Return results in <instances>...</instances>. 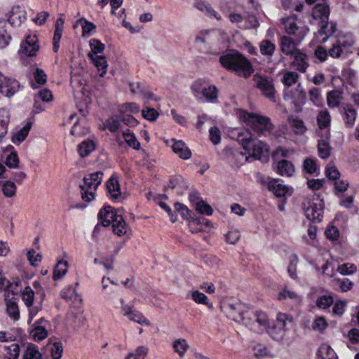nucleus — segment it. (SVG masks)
<instances>
[{
	"label": "nucleus",
	"mask_w": 359,
	"mask_h": 359,
	"mask_svg": "<svg viewBox=\"0 0 359 359\" xmlns=\"http://www.w3.org/2000/svg\"><path fill=\"white\" fill-rule=\"evenodd\" d=\"M219 62L226 69L245 79L249 78L255 71L251 62L235 50H231L220 56Z\"/></svg>",
	"instance_id": "obj_1"
},
{
	"label": "nucleus",
	"mask_w": 359,
	"mask_h": 359,
	"mask_svg": "<svg viewBox=\"0 0 359 359\" xmlns=\"http://www.w3.org/2000/svg\"><path fill=\"white\" fill-rule=\"evenodd\" d=\"M237 115L240 121L250 127L258 134L269 133L274 128L270 118L262 114L238 111Z\"/></svg>",
	"instance_id": "obj_2"
},
{
	"label": "nucleus",
	"mask_w": 359,
	"mask_h": 359,
	"mask_svg": "<svg viewBox=\"0 0 359 359\" xmlns=\"http://www.w3.org/2000/svg\"><path fill=\"white\" fill-rule=\"evenodd\" d=\"M238 141L244 149L256 158L259 159L269 153V147L261 141L252 139V135L247 130L238 135Z\"/></svg>",
	"instance_id": "obj_3"
},
{
	"label": "nucleus",
	"mask_w": 359,
	"mask_h": 359,
	"mask_svg": "<svg viewBox=\"0 0 359 359\" xmlns=\"http://www.w3.org/2000/svg\"><path fill=\"white\" fill-rule=\"evenodd\" d=\"M324 203L319 196L306 197L302 202L306 217L313 221H320L323 214Z\"/></svg>",
	"instance_id": "obj_4"
},
{
	"label": "nucleus",
	"mask_w": 359,
	"mask_h": 359,
	"mask_svg": "<svg viewBox=\"0 0 359 359\" xmlns=\"http://www.w3.org/2000/svg\"><path fill=\"white\" fill-rule=\"evenodd\" d=\"M102 176V172H96L84 177L83 184L81 185L83 200L90 202L94 199L95 192L101 183Z\"/></svg>",
	"instance_id": "obj_5"
},
{
	"label": "nucleus",
	"mask_w": 359,
	"mask_h": 359,
	"mask_svg": "<svg viewBox=\"0 0 359 359\" xmlns=\"http://www.w3.org/2000/svg\"><path fill=\"white\" fill-rule=\"evenodd\" d=\"M252 80L255 87L260 90L264 96L270 100H275L276 90L271 78L260 74H256L253 76Z\"/></svg>",
	"instance_id": "obj_6"
},
{
	"label": "nucleus",
	"mask_w": 359,
	"mask_h": 359,
	"mask_svg": "<svg viewBox=\"0 0 359 359\" xmlns=\"http://www.w3.org/2000/svg\"><path fill=\"white\" fill-rule=\"evenodd\" d=\"M285 32L290 35L298 37V41H302L307 32L304 24L294 16H290L283 20Z\"/></svg>",
	"instance_id": "obj_7"
},
{
	"label": "nucleus",
	"mask_w": 359,
	"mask_h": 359,
	"mask_svg": "<svg viewBox=\"0 0 359 359\" xmlns=\"http://www.w3.org/2000/svg\"><path fill=\"white\" fill-rule=\"evenodd\" d=\"M40 48L39 39L36 34L28 35L21 43L19 54L22 58L34 57Z\"/></svg>",
	"instance_id": "obj_8"
},
{
	"label": "nucleus",
	"mask_w": 359,
	"mask_h": 359,
	"mask_svg": "<svg viewBox=\"0 0 359 359\" xmlns=\"http://www.w3.org/2000/svg\"><path fill=\"white\" fill-rule=\"evenodd\" d=\"M331 115L327 109L320 110L316 115L317 135H323L325 137H330Z\"/></svg>",
	"instance_id": "obj_9"
},
{
	"label": "nucleus",
	"mask_w": 359,
	"mask_h": 359,
	"mask_svg": "<svg viewBox=\"0 0 359 359\" xmlns=\"http://www.w3.org/2000/svg\"><path fill=\"white\" fill-rule=\"evenodd\" d=\"M301 42L298 41V37L295 39L287 36H283L280 38V50L287 55H293L300 50L297 48V45Z\"/></svg>",
	"instance_id": "obj_10"
},
{
	"label": "nucleus",
	"mask_w": 359,
	"mask_h": 359,
	"mask_svg": "<svg viewBox=\"0 0 359 359\" xmlns=\"http://www.w3.org/2000/svg\"><path fill=\"white\" fill-rule=\"evenodd\" d=\"M285 96L290 99L295 105H302L306 100V94L300 83H298L295 89H285Z\"/></svg>",
	"instance_id": "obj_11"
},
{
	"label": "nucleus",
	"mask_w": 359,
	"mask_h": 359,
	"mask_svg": "<svg viewBox=\"0 0 359 359\" xmlns=\"http://www.w3.org/2000/svg\"><path fill=\"white\" fill-rule=\"evenodd\" d=\"M287 123L292 133L297 136L304 135L308 130L307 126L303 119L296 115L287 117Z\"/></svg>",
	"instance_id": "obj_12"
},
{
	"label": "nucleus",
	"mask_w": 359,
	"mask_h": 359,
	"mask_svg": "<svg viewBox=\"0 0 359 359\" xmlns=\"http://www.w3.org/2000/svg\"><path fill=\"white\" fill-rule=\"evenodd\" d=\"M192 89L196 93H201L204 98L209 102H213L217 97V90L215 86L203 88V82L196 81L192 86Z\"/></svg>",
	"instance_id": "obj_13"
},
{
	"label": "nucleus",
	"mask_w": 359,
	"mask_h": 359,
	"mask_svg": "<svg viewBox=\"0 0 359 359\" xmlns=\"http://www.w3.org/2000/svg\"><path fill=\"white\" fill-rule=\"evenodd\" d=\"M291 57L292 60L290 63V66L299 72L305 73L309 66L307 55L300 50L294 55H292Z\"/></svg>",
	"instance_id": "obj_14"
},
{
	"label": "nucleus",
	"mask_w": 359,
	"mask_h": 359,
	"mask_svg": "<svg viewBox=\"0 0 359 359\" xmlns=\"http://www.w3.org/2000/svg\"><path fill=\"white\" fill-rule=\"evenodd\" d=\"M119 216L120 215H117L116 210L111 206H105L100 210L98 218L102 226H109L114 222Z\"/></svg>",
	"instance_id": "obj_15"
},
{
	"label": "nucleus",
	"mask_w": 359,
	"mask_h": 359,
	"mask_svg": "<svg viewBox=\"0 0 359 359\" xmlns=\"http://www.w3.org/2000/svg\"><path fill=\"white\" fill-rule=\"evenodd\" d=\"M330 15V8L327 4V0H322L314 6L312 11V17L314 20H318L319 23L328 19Z\"/></svg>",
	"instance_id": "obj_16"
},
{
	"label": "nucleus",
	"mask_w": 359,
	"mask_h": 359,
	"mask_svg": "<svg viewBox=\"0 0 359 359\" xmlns=\"http://www.w3.org/2000/svg\"><path fill=\"white\" fill-rule=\"evenodd\" d=\"M318 136V156L323 158H327L330 154L332 151V147L330 144V137L327 138L323 135H317Z\"/></svg>",
	"instance_id": "obj_17"
},
{
	"label": "nucleus",
	"mask_w": 359,
	"mask_h": 359,
	"mask_svg": "<svg viewBox=\"0 0 359 359\" xmlns=\"http://www.w3.org/2000/svg\"><path fill=\"white\" fill-rule=\"evenodd\" d=\"M266 187L277 197H283L286 194L292 193L290 187L279 184L276 180H272L267 182Z\"/></svg>",
	"instance_id": "obj_18"
},
{
	"label": "nucleus",
	"mask_w": 359,
	"mask_h": 359,
	"mask_svg": "<svg viewBox=\"0 0 359 359\" xmlns=\"http://www.w3.org/2000/svg\"><path fill=\"white\" fill-rule=\"evenodd\" d=\"M344 100V93L341 90L334 89L327 92L326 95L327 104L330 108L340 106Z\"/></svg>",
	"instance_id": "obj_19"
},
{
	"label": "nucleus",
	"mask_w": 359,
	"mask_h": 359,
	"mask_svg": "<svg viewBox=\"0 0 359 359\" xmlns=\"http://www.w3.org/2000/svg\"><path fill=\"white\" fill-rule=\"evenodd\" d=\"M25 19V11L19 6L13 7L9 13L8 21L14 26H19Z\"/></svg>",
	"instance_id": "obj_20"
},
{
	"label": "nucleus",
	"mask_w": 359,
	"mask_h": 359,
	"mask_svg": "<svg viewBox=\"0 0 359 359\" xmlns=\"http://www.w3.org/2000/svg\"><path fill=\"white\" fill-rule=\"evenodd\" d=\"M299 75L296 72L290 70H283L282 72L281 82L285 87V89H290V88L296 83L298 84Z\"/></svg>",
	"instance_id": "obj_21"
},
{
	"label": "nucleus",
	"mask_w": 359,
	"mask_h": 359,
	"mask_svg": "<svg viewBox=\"0 0 359 359\" xmlns=\"http://www.w3.org/2000/svg\"><path fill=\"white\" fill-rule=\"evenodd\" d=\"M351 46V43L346 40L344 38L338 39L333 44L332 47L329 50V54L332 57H339L343 53L344 48Z\"/></svg>",
	"instance_id": "obj_22"
},
{
	"label": "nucleus",
	"mask_w": 359,
	"mask_h": 359,
	"mask_svg": "<svg viewBox=\"0 0 359 359\" xmlns=\"http://www.w3.org/2000/svg\"><path fill=\"white\" fill-rule=\"evenodd\" d=\"M88 57L91 60L93 65L97 67L100 76H104L107 69V62L106 58L102 55H95L93 53H88Z\"/></svg>",
	"instance_id": "obj_23"
},
{
	"label": "nucleus",
	"mask_w": 359,
	"mask_h": 359,
	"mask_svg": "<svg viewBox=\"0 0 359 359\" xmlns=\"http://www.w3.org/2000/svg\"><path fill=\"white\" fill-rule=\"evenodd\" d=\"M344 123L347 128H352L357 117L356 110L351 105L346 104L342 113Z\"/></svg>",
	"instance_id": "obj_24"
},
{
	"label": "nucleus",
	"mask_w": 359,
	"mask_h": 359,
	"mask_svg": "<svg viewBox=\"0 0 359 359\" xmlns=\"http://www.w3.org/2000/svg\"><path fill=\"white\" fill-rule=\"evenodd\" d=\"M19 88L18 82L15 79H6L5 77V82L1 86L0 93L2 95L10 97L13 95Z\"/></svg>",
	"instance_id": "obj_25"
},
{
	"label": "nucleus",
	"mask_w": 359,
	"mask_h": 359,
	"mask_svg": "<svg viewBox=\"0 0 359 359\" xmlns=\"http://www.w3.org/2000/svg\"><path fill=\"white\" fill-rule=\"evenodd\" d=\"M276 171L282 176L290 177L294 172V167L290 161L281 160L276 164Z\"/></svg>",
	"instance_id": "obj_26"
},
{
	"label": "nucleus",
	"mask_w": 359,
	"mask_h": 359,
	"mask_svg": "<svg viewBox=\"0 0 359 359\" xmlns=\"http://www.w3.org/2000/svg\"><path fill=\"white\" fill-rule=\"evenodd\" d=\"M277 299L279 301L290 299L299 303L302 302L301 297L297 292L287 287H284L280 289L277 294Z\"/></svg>",
	"instance_id": "obj_27"
},
{
	"label": "nucleus",
	"mask_w": 359,
	"mask_h": 359,
	"mask_svg": "<svg viewBox=\"0 0 359 359\" xmlns=\"http://www.w3.org/2000/svg\"><path fill=\"white\" fill-rule=\"evenodd\" d=\"M172 150L180 158L184 160L189 159L191 155L190 149L180 140L175 142Z\"/></svg>",
	"instance_id": "obj_28"
},
{
	"label": "nucleus",
	"mask_w": 359,
	"mask_h": 359,
	"mask_svg": "<svg viewBox=\"0 0 359 359\" xmlns=\"http://www.w3.org/2000/svg\"><path fill=\"white\" fill-rule=\"evenodd\" d=\"M191 201L196 210L201 214H205L206 215H211L212 214V208L194 195L191 196Z\"/></svg>",
	"instance_id": "obj_29"
},
{
	"label": "nucleus",
	"mask_w": 359,
	"mask_h": 359,
	"mask_svg": "<svg viewBox=\"0 0 359 359\" xmlns=\"http://www.w3.org/2000/svg\"><path fill=\"white\" fill-rule=\"evenodd\" d=\"M124 315L128 316L132 321L141 325H149L150 322L146 319L140 312L133 310L130 307L125 308Z\"/></svg>",
	"instance_id": "obj_30"
},
{
	"label": "nucleus",
	"mask_w": 359,
	"mask_h": 359,
	"mask_svg": "<svg viewBox=\"0 0 359 359\" xmlns=\"http://www.w3.org/2000/svg\"><path fill=\"white\" fill-rule=\"evenodd\" d=\"M64 23L65 22L62 18H58L55 22V29L53 39L54 52H57L59 49L60 41L62 34Z\"/></svg>",
	"instance_id": "obj_31"
},
{
	"label": "nucleus",
	"mask_w": 359,
	"mask_h": 359,
	"mask_svg": "<svg viewBox=\"0 0 359 359\" xmlns=\"http://www.w3.org/2000/svg\"><path fill=\"white\" fill-rule=\"evenodd\" d=\"M43 321V319L40 318L39 321L36 323L34 328L31 332V335L35 341H41L44 339L47 335L48 332L46 327L41 325V323Z\"/></svg>",
	"instance_id": "obj_32"
},
{
	"label": "nucleus",
	"mask_w": 359,
	"mask_h": 359,
	"mask_svg": "<svg viewBox=\"0 0 359 359\" xmlns=\"http://www.w3.org/2000/svg\"><path fill=\"white\" fill-rule=\"evenodd\" d=\"M74 26H80L82 28V36L83 37L90 36L96 28L93 22L86 20L85 18L78 20Z\"/></svg>",
	"instance_id": "obj_33"
},
{
	"label": "nucleus",
	"mask_w": 359,
	"mask_h": 359,
	"mask_svg": "<svg viewBox=\"0 0 359 359\" xmlns=\"http://www.w3.org/2000/svg\"><path fill=\"white\" fill-rule=\"evenodd\" d=\"M319 359H337L334 351L328 344H323L318 350Z\"/></svg>",
	"instance_id": "obj_34"
},
{
	"label": "nucleus",
	"mask_w": 359,
	"mask_h": 359,
	"mask_svg": "<svg viewBox=\"0 0 359 359\" xmlns=\"http://www.w3.org/2000/svg\"><path fill=\"white\" fill-rule=\"evenodd\" d=\"M275 50V43L269 39L262 40L259 43V50L263 55L272 56Z\"/></svg>",
	"instance_id": "obj_35"
},
{
	"label": "nucleus",
	"mask_w": 359,
	"mask_h": 359,
	"mask_svg": "<svg viewBox=\"0 0 359 359\" xmlns=\"http://www.w3.org/2000/svg\"><path fill=\"white\" fill-rule=\"evenodd\" d=\"M268 334L276 340H280L283 338L285 331L280 327L276 322L272 325H268L266 328Z\"/></svg>",
	"instance_id": "obj_36"
},
{
	"label": "nucleus",
	"mask_w": 359,
	"mask_h": 359,
	"mask_svg": "<svg viewBox=\"0 0 359 359\" xmlns=\"http://www.w3.org/2000/svg\"><path fill=\"white\" fill-rule=\"evenodd\" d=\"M114 232L118 236H121L127 232V225L124 222L121 215L118 217L117 219L115 220L112 224Z\"/></svg>",
	"instance_id": "obj_37"
},
{
	"label": "nucleus",
	"mask_w": 359,
	"mask_h": 359,
	"mask_svg": "<svg viewBox=\"0 0 359 359\" xmlns=\"http://www.w3.org/2000/svg\"><path fill=\"white\" fill-rule=\"evenodd\" d=\"M9 122L8 112L5 109H0V140L7 132V126Z\"/></svg>",
	"instance_id": "obj_38"
},
{
	"label": "nucleus",
	"mask_w": 359,
	"mask_h": 359,
	"mask_svg": "<svg viewBox=\"0 0 359 359\" xmlns=\"http://www.w3.org/2000/svg\"><path fill=\"white\" fill-rule=\"evenodd\" d=\"M95 148L93 141H83L79 145L78 151L82 158L87 156L90 152L94 151Z\"/></svg>",
	"instance_id": "obj_39"
},
{
	"label": "nucleus",
	"mask_w": 359,
	"mask_h": 359,
	"mask_svg": "<svg viewBox=\"0 0 359 359\" xmlns=\"http://www.w3.org/2000/svg\"><path fill=\"white\" fill-rule=\"evenodd\" d=\"M107 187L112 198H116L120 196V187L116 178L111 177L107 183Z\"/></svg>",
	"instance_id": "obj_40"
},
{
	"label": "nucleus",
	"mask_w": 359,
	"mask_h": 359,
	"mask_svg": "<svg viewBox=\"0 0 359 359\" xmlns=\"http://www.w3.org/2000/svg\"><path fill=\"white\" fill-rule=\"evenodd\" d=\"M32 127V123L28 122L26 125L19 131L14 134L13 136V142L16 144H20L25 140L28 135L29 130Z\"/></svg>",
	"instance_id": "obj_41"
},
{
	"label": "nucleus",
	"mask_w": 359,
	"mask_h": 359,
	"mask_svg": "<svg viewBox=\"0 0 359 359\" xmlns=\"http://www.w3.org/2000/svg\"><path fill=\"white\" fill-rule=\"evenodd\" d=\"M13 148L9 147L6 148V151H10V154L6 157V163L11 168H16L19 165V158L17 153L13 151Z\"/></svg>",
	"instance_id": "obj_42"
},
{
	"label": "nucleus",
	"mask_w": 359,
	"mask_h": 359,
	"mask_svg": "<svg viewBox=\"0 0 359 359\" xmlns=\"http://www.w3.org/2000/svg\"><path fill=\"white\" fill-rule=\"evenodd\" d=\"M320 33L326 36H330L333 34L337 29L335 24L328 22V19L323 20V22H320Z\"/></svg>",
	"instance_id": "obj_43"
},
{
	"label": "nucleus",
	"mask_w": 359,
	"mask_h": 359,
	"mask_svg": "<svg viewBox=\"0 0 359 359\" xmlns=\"http://www.w3.org/2000/svg\"><path fill=\"white\" fill-rule=\"evenodd\" d=\"M172 347L176 353L180 356H183L189 348L187 341L184 339H178L174 341Z\"/></svg>",
	"instance_id": "obj_44"
},
{
	"label": "nucleus",
	"mask_w": 359,
	"mask_h": 359,
	"mask_svg": "<svg viewBox=\"0 0 359 359\" xmlns=\"http://www.w3.org/2000/svg\"><path fill=\"white\" fill-rule=\"evenodd\" d=\"M325 175L330 180L336 181L339 179L340 173L332 162L327 165L325 168Z\"/></svg>",
	"instance_id": "obj_45"
},
{
	"label": "nucleus",
	"mask_w": 359,
	"mask_h": 359,
	"mask_svg": "<svg viewBox=\"0 0 359 359\" xmlns=\"http://www.w3.org/2000/svg\"><path fill=\"white\" fill-rule=\"evenodd\" d=\"M275 322L284 331H286L287 323H292L293 318L292 316L279 312L277 313Z\"/></svg>",
	"instance_id": "obj_46"
},
{
	"label": "nucleus",
	"mask_w": 359,
	"mask_h": 359,
	"mask_svg": "<svg viewBox=\"0 0 359 359\" xmlns=\"http://www.w3.org/2000/svg\"><path fill=\"white\" fill-rule=\"evenodd\" d=\"M33 75L36 83H32V86L34 88H38V86L43 85L46 82L47 76L42 69L36 68L35 71L33 72Z\"/></svg>",
	"instance_id": "obj_47"
},
{
	"label": "nucleus",
	"mask_w": 359,
	"mask_h": 359,
	"mask_svg": "<svg viewBox=\"0 0 359 359\" xmlns=\"http://www.w3.org/2000/svg\"><path fill=\"white\" fill-rule=\"evenodd\" d=\"M6 310L8 315L15 320H17L20 318V312L18 306L15 302L12 300L6 301Z\"/></svg>",
	"instance_id": "obj_48"
},
{
	"label": "nucleus",
	"mask_w": 359,
	"mask_h": 359,
	"mask_svg": "<svg viewBox=\"0 0 359 359\" xmlns=\"http://www.w3.org/2000/svg\"><path fill=\"white\" fill-rule=\"evenodd\" d=\"M337 271L343 276H349L357 271V266L353 263H344L337 267Z\"/></svg>",
	"instance_id": "obj_49"
},
{
	"label": "nucleus",
	"mask_w": 359,
	"mask_h": 359,
	"mask_svg": "<svg viewBox=\"0 0 359 359\" xmlns=\"http://www.w3.org/2000/svg\"><path fill=\"white\" fill-rule=\"evenodd\" d=\"M23 359H43L39 350L32 345H29L23 355Z\"/></svg>",
	"instance_id": "obj_50"
},
{
	"label": "nucleus",
	"mask_w": 359,
	"mask_h": 359,
	"mask_svg": "<svg viewBox=\"0 0 359 359\" xmlns=\"http://www.w3.org/2000/svg\"><path fill=\"white\" fill-rule=\"evenodd\" d=\"M67 271V263L65 261H60L54 269L53 278L60 279Z\"/></svg>",
	"instance_id": "obj_51"
},
{
	"label": "nucleus",
	"mask_w": 359,
	"mask_h": 359,
	"mask_svg": "<svg viewBox=\"0 0 359 359\" xmlns=\"http://www.w3.org/2000/svg\"><path fill=\"white\" fill-rule=\"evenodd\" d=\"M6 359H18L20 347L17 344H12L6 348Z\"/></svg>",
	"instance_id": "obj_52"
},
{
	"label": "nucleus",
	"mask_w": 359,
	"mask_h": 359,
	"mask_svg": "<svg viewBox=\"0 0 359 359\" xmlns=\"http://www.w3.org/2000/svg\"><path fill=\"white\" fill-rule=\"evenodd\" d=\"M310 100L316 105L320 106L323 103L321 92L317 88H312L309 91Z\"/></svg>",
	"instance_id": "obj_53"
},
{
	"label": "nucleus",
	"mask_w": 359,
	"mask_h": 359,
	"mask_svg": "<svg viewBox=\"0 0 359 359\" xmlns=\"http://www.w3.org/2000/svg\"><path fill=\"white\" fill-rule=\"evenodd\" d=\"M122 136L130 147H132L135 149L140 148V144L133 133H130L129 130H126L123 132Z\"/></svg>",
	"instance_id": "obj_54"
},
{
	"label": "nucleus",
	"mask_w": 359,
	"mask_h": 359,
	"mask_svg": "<svg viewBox=\"0 0 359 359\" xmlns=\"http://www.w3.org/2000/svg\"><path fill=\"white\" fill-rule=\"evenodd\" d=\"M2 191L5 196L12 197L15 194L16 186L11 181H6L2 184Z\"/></svg>",
	"instance_id": "obj_55"
},
{
	"label": "nucleus",
	"mask_w": 359,
	"mask_h": 359,
	"mask_svg": "<svg viewBox=\"0 0 359 359\" xmlns=\"http://www.w3.org/2000/svg\"><path fill=\"white\" fill-rule=\"evenodd\" d=\"M333 303V298L330 295H323L316 300V306L320 309H327Z\"/></svg>",
	"instance_id": "obj_56"
},
{
	"label": "nucleus",
	"mask_w": 359,
	"mask_h": 359,
	"mask_svg": "<svg viewBox=\"0 0 359 359\" xmlns=\"http://www.w3.org/2000/svg\"><path fill=\"white\" fill-rule=\"evenodd\" d=\"M304 170L309 174H315L318 171L316 161L312 158H306L303 164Z\"/></svg>",
	"instance_id": "obj_57"
},
{
	"label": "nucleus",
	"mask_w": 359,
	"mask_h": 359,
	"mask_svg": "<svg viewBox=\"0 0 359 359\" xmlns=\"http://www.w3.org/2000/svg\"><path fill=\"white\" fill-rule=\"evenodd\" d=\"M256 322L266 330L269 325V319L267 314L262 311H257L255 313Z\"/></svg>",
	"instance_id": "obj_58"
},
{
	"label": "nucleus",
	"mask_w": 359,
	"mask_h": 359,
	"mask_svg": "<svg viewBox=\"0 0 359 359\" xmlns=\"http://www.w3.org/2000/svg\"><path fill=\"white\" fill-rule=\"evenodd\" d=\"M325 233L326 237L332 241H337L340 236L339 229L333 225L328 226L325 230Z\"/></svg>",
	"instance_id": "obj_59"
},
{
	"label": "nucleus",
	"mask_w": 359,
	"mask_h": 359,
	"mask_svg": "<svg viewBox=\"0 0 359 359\" xmlns=\"http://www.w3.org/2000/svg\"><path fill=\"white\" fill-rule=\"evenodd\" d=\"M90 46L91 51L88 53H93L97 55L98 53H102L104 49V45L101 43L99 40L93 39L90 41Z\"/></svg>",
	"instance_id": "obj_60"
},
{
	"label": "nucleus",
	"mask_w": 359,
	"mask_h": 359,
	"mask_svg": "<svg viewBox=\"0 0 359 359\" xmlns=\"http://www.w3.org/2000/svg\"><path fill=\"white\" fill-rule=\"evenodd\" d=\"M34 292L29 287H26L22 292V299L27 306L33 304Z\"/></svg>",
	"instance_id": "obj_61"
},
{
	"label": "nucleus",
	"mask_w": 359,
	"mask_h": 359,
	"mask_svg": "<svg viewBox=\"0 0 359 359\" xmlns=\"http://www.w3.org/2000/svg\"><path fill=\"white\" fill-rule=\"evenodd\" d=\"M347 302L345 300H337L333 306L332 313L336 316H341L345 311Z\"/></svg>",
	"instance_id": "obj_62"
},
{
	"label": "nucleus",
	"mask_w": 359,
	"mask_h": 359,
	"mask_svg": "<svg viewBox=\"0 0 359 359\" xmlns=\"http://www.w3.org/2000/svg\"><path fill=\"white\" fill-rule=\"evenodd\" d=\"M192 299L196 303L200 304L208 305V297L198 290H194L191 292Z\"/></svg>",
	"instance_id": "obj_63"
},
{
	"label": "nucleus",
	"mask_w": 359,
	"mask_h": 359,
	"mask_svg": "<svg viewBox=\"0 0 359 359\" xmlns=\"http://www.w3.org/2000/svg\"><path fill=\"white\" fill-rule=\"evenodd\" d=\"M346 338L352 344H359V329L352 328L346 334Z\"/></svg>",
	"instance_id": "obj_64"
}]
</instances>
